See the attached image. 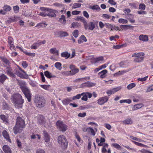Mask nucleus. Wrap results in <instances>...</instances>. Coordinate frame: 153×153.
<instances>
[{
	"label": "nucleus",
	"mask_w": 153,
	"mask_h": 153,
	"mask_svg": "<svg viewBox=\"0 0 153 153\" xmlns=\"http://www.w3.org/2000/svg\"><path fill=\"white\" fill-rule=\"evenodd\" d=\"M132 142L134 143L136 145L140 147H146L147 146L144 144H143L141 143H139L134 141H132Z\"/></svg>",
	"instance_id": "45"
},
{
	"label": "nucleus",
	"mask_w": 153,
	"mask_h": 153,
	"mask_svg": "<svg viewBox=\"0 0 153 153\" xmlns=\"http://www.w3.org/2000/svg\"><path fill=\"white\" fill-rule=\"evenodd\" d=\"M62 57H65L66 59H67L70 57V54L67 51L62 52L61 54Z\"/></svg>",
	"instance_id": "29"
},
{
	"label": "nucleus",
	"mask_w": 153,
	"mask_h": 153,
	"mask_svg": "<svg viewBox=\"0 0 153 153\" xmlns=\"http://www.w3.org/2000/svg\"><path fill=\"white\" fill-rule=\"evenodd\" d=\"M56 10L53 9L49 8V10L48 11L49 12L48 13H47V16L50 17H55L56 16V15L55 14Z\"/></svg>",
	"instance_id": "15"
},
{
	"label": "nucleus",
	"mask_w": 153,
	"mask_h": 153,
	"mask_svg": "<svg viewBox=\"0 0 153 153\" xmlns=\"http://www.w3.org/2000/svg\"><path fill=\"white\" fill-rule=\"evenodd\" d=\"M139 39L140 40L143 42H146L148 40V36L144 35H140L139 37Z\"/></svg>",
	"instance_id": "25"
},
{
	"label": "nucleus",
	"mask_w": 153,
	"mask_h": 153,
	"mask_svg": "<svg viewBox=\"0 0 153 153\" xmlns=\"http://www.w3.org/2000/svg\"><path fill=\"white\" fill-rule=\"evenodd\" d=\"M73 35L75 38H77L79 35V31L77 30H76L72 33Z\"/></svg>",
	"instance_id": "55"
},
{
	"label": "nucleus",
	"mask_w": 153,
	"mask_h": 153,
	"mask_svg": "<svg viewBox=\"0 0 153 153\" xmlns=\"http://www.w3.org/2000/svg\"><path fill=\"white\" fill-rule=\"evenodd\" d=\"M0 119L5 123H8V117L4 114H1L0 115Z\"/></svg>",
	"instance_id": "27"
},
{
	"label": "nucleus",
	"mask_w": 153,
	"mask_h": 153,
	"mask_svg": "<svg viewBox=\"0 0 153 153\" xmlns=\"http://www.w3.org/2000/svg\"><path fill=\"white\" fill-rule=\"evenodd\" d=\"M107 73L106 70H104L99 73V74L100 75L101 78H103L105 77V74Z\"/></svg>",
	"instance_id": "31"
},
{
	"label": "nucleus",
	"mask_w": 153,
	"mask_h": 153,
	"mask_svg": "<svg viewBox=\"0 0 153 153\" xmlns=\"http://www.w3.org/2000/svg\"><path fill=\"white\" fill-rule=\"evenodd\" d=\"M37 136L38 138V139L39 140L40 139V136L38 134H36V135L34 134H33L31 135V139H34L36 138V136Z\"/></svg>",
	"instance_id": "52"
},
{
	"label": "nucleus",
	"mask_w": 153,
	"mask_h": 153,
	"mask_svg": "<svg viewBox=\"0 0 153 153\" xmlns=\"http://www.w3.org/2000/svg\"><path fill=\"white\" fill-rule=\"evenodd\" d=\"M3 9L7 12V11H10L11 10L12 8L10 6L6 4L4 6Z\"/></svg>",
	"instance_id": "39"
},
{
	"label": "nucleus",
	"mask_w": 153,
	"mask_h": 153,
	"mask_svg": "<svg viewBox=\"0 0 153 153\" xmlns=\"http://www.w3.org/2000/svg\"><path fill=\"white\" fill-rule=\"evenodd\" d=\"M54 6L59 7H63L64 6V5L61 3H54L53 4Z\"/></svg>",
	"instance_id": "64"
},
{
	"label": "nucleus",
	"mask_w": 153,
	"mask_h": 153,
	"mask_svg": "<svg viewBox=\"0 0 153 153\" xmlns=\"http://www.w3.org/2000/svg\"><path fill=\"white\" fill-rule=\"evenodd\" d=\"M108 144L105 143V144L104 146L102 149V152L103 153H105L107 152V150L106 147H108Z\"/></svg>",
	"instance_id": "50"
},
{
	"label": "nucleus",
	"mask_w": 153,
	"mask_h": 153,
	"mask_svg": "<svg viewBox=\"0 0 153 153\" xmlns=\"http://www.w3.org/2000/svg\"><path fill=\"white\" fill-rule=\"evenodd\" d=\"M2 134L4 137L7 140L9 139V137L6 131L4 130L2 132Z\"/></svg>",
	"instance_id": "41"
},
{
	"label": "nucleus",
	"mask_w": 153,
	"mask_h": 153,
	"mask_svg": "<svg viewBox=\"0 0 153 153\" xmlns=\"http://www.w3.org/2000/svg\"><path fill=\"white\" fill-rule=\"evenodd\" d=\"M135 86V84L134 83H131L128 85L127 86V88L128 89L130 90Z\"/></svg>",
	"instance_id": "54"
},
{
	"label": "nucleus",
	"mask_w": 153,
	"mask_h": 153,
	"mask_svg": "<svg viewBox=\"0 0 153 153\" xmlns=\"http://www.w3.org/2000/svg\"><path fill=\"white\" fill-rule=\"evenodd\" d=\"M11 99L13 102L15 104L16 106L18 108H22L24 100L21 95L19 93L14 94L12 95Z\"/></svg>",
	"instance_id": "2"
},
{
	"label": "nucleus",
	"mask_w": 153,
	"mask_h": 153,
	"mask_svg": "<svg viewBox=\"0 0 153 153\" xmlns=\"http://www.w3.org/2000/svg\"><path fill=\"white\" fill-rule=\"evenodd\" d=\"M49 52L51 53L55 54L56 56H59V51L57 50L55 48L51 49L49 50Z\"/></svg>",
	"instance_id": "24"
},
{
	"label": "nucleus",
	"mask_w": 153,
	"mask_h": 153,
	"mask_svg": "<svg viewBox=\"0 0 153 153\" xmlns=\"http://www.w3.org/2000/svg\"><path fill=\"white\" fill-rule=\"evenodd\" d=\"M34 102L37 107L42 108L45 106V100L44 97L37 95L35 97Z\"/></svg>",
	"instance_id": "3"
},
{
	"label": "nucleus",
	"mask_w": 153,
	"mask_h": 153,
	"mask_svg": "<svg viewBox=\"0 0 153 153\" xmlns=\"http://www.w3.org/2000/svg\"><path fill=\"white\" fill-rule=\"evenodd\" d=\"M93 56H90L88 57V59L91 60V62L93 63H98L100 61H102L104 60V58L102 56H101L96 58H94Z\"/></svg>",
	"instance_id": "9"
},
{
	"label": "nucleus",
	"mask_w": 153,
	"mask_h": 153,
	"mask_svg": "<svg viewBox=\"0 0 153 153\" xmlns=\"http://www.w3.org/2000/svg\"><path fill=\"white\" fill-rule=\"evenodd\" d=\"M22 65L23 67L25 68H26L28 66V64L25 61H23L22 62Z\"/></svg>",
	"instance_id": "62"
},
{
	"label": "nucleus",
	"mask_w": 153,
	"mask_h": 153,
	"mask_svg": "<svg viewBox=\"0 0 153 153\" xmlns=\"http://www.w3.org/2000/svg\"><path fill=\"white\" fill-rule=\"evenodd\" d=\"M57 128L62 132H65L67 130V126L62 121L58 120L56 123Z\"/></svg>",
	"instance_id": "7"
},
{
	"label": "nucleus",
	"mask_w": 153,
	"mask_h": 153,
	"mask_svg": "<svg viewBox=\"0 0 153 153\" xmlns=\"http://www.w3.org/2000/svg\"><path fill=\"white\" fill-rule=\"evenodd\" d=\"M123 123L126 125L131 124L132 123V121L131 119H128L123 121Z\"/></svg>",
	"instance_id": "36"
},
{
	"label": "nucleus",
	"mask_w": 153,
	"mask_h": 153,
	"mask_svg": "<svg viewBox=\"0 0 153 153\" xmlns=\"http://www.w3.org/2000/svg\"><path fill=\"white\" fill-rule=\"evenodd\" d=\"M146 6L144 4H140L139 5V8L141 10H145Z\"/></svg>",
	"instance_id": "57"
},
{
	"label": "nucleus",
	"mask_w": 153,
	"mask_h": 153,
	"mask_svg": "<svg viewBox=\"0 0 153 153\" xmlns=\"http://www.w3.org/2000/svg\"><path fill=\"white\" fill-rule=\"evenodd\" d=\"M97 23V22L94 21V22H90L88 24L87 23V25L88 26V29L92 30L95 28V25Z\"/></svg>",
	"instance_id": "16"
},
{
	"label": "nucleus",
	"mask_w": 153,
	"mask_h": 153,
	"mask_svg": "<svg viewBox=\"0 0 153 153\" xmlns=\"http://www.w3.org/2000/svg\"><path fill=\"white\" fill-rule=\"evenodd\" d=\"M130 138L133 140H136L138 142H141L142 141V140L140 139H139L136 137H134L132 136H130Z\"/></svg>",
	"instance_id": "63"
},
{
	"label": "nucleus",
	"mask_w": 153,
	"mask_h": 153,
	"mask_svg": "<svg viewBox=\"0 0 153 153\" xmlns=\"http://www.w3.org/2000/svg\"><path fill=\"white\" fill-rule=\"evenodd\" d=\"M89 8L91 9H92L93 10H97L99 11L100 10V8L98 5L97 4H95L93 6H90L89 7Z\"/></svg>",
	"instance_id": "33"
},
{
	"label": "nucleus",
	"mask_w": 153,
	"mask_h": 153,
	"mask_svg": "<svg viewBox=\"0 0 153 153\" xmlns=\"http://www.w3.org/2000/svg\"><path fill=\"white\" fill-rule=\"evenodd\" d=\"M2 149L5 153H12L10 147L7 145L3 146Z\"/></svg>",
	"instance_id": "22"
},
{
	"label": "nucleus",
	"mask_w": 153,
	"mask_h": 153,
	"mask_svg": "<svg viewBox=\"0 0 153 153\" xmlns=\"http://www.w3.org/2000/svg\"><path fill=\"white\" fill-rule=\"evenodd\" d=\"M7 79H8V77L4 74H1L0 75V82L1 83H3Z\"/></svg>",
	"instance_id": "32"
},
{
	"label": "nucleus",
	"mask_w": 153,
	"mask_h": 153,
	"mask_svg": "<svg viewBox=\"0 0 153 153\" xmlns=\"http://www.w3.org/2000/svg\"><path fill=\"white\" fill-rule=\"evenodd\" d=\"M3 108L4 110H9L10 108V106L8 104L5 102H3Z\"/></svg>",
	"instance_id": "38"
},
{
	"label": "nucleus",
	"mask_w": 153,
	"mask_h": 153,
	"mask_svg": "<svg viewBox=\"0 0 153 153\" xmlns=\"http://www.w3.org/2000/svg\"><path fill=\"white\" fill-rule=\"evenodd\" d=\"M16 74L19 77L23 79H27L28 78V75L26 73L25 75H24L22 74L19 71L16 70Z\"/></svg>",
	"instance_id": "19"
},
{
	"label": "nucleus",
	"mask_w": 153,
	"mask_h": 153,
	"mask_svg": "<svg viewBox=\"0 0 153 153\" xmlns=\"http://www.w3.org/2000/svg\"><path fill=\"white\" fill-rule=\"evenodd\" d=\"M112 146L118 150H121L122 147L118 144L117 143H113L112 144Z\"/></svg>",
	"instance_id": "53"
},
{
	"label": "nucleus",
	"mask_w": 153,
	"mask_h": 153,
	"mask_svg": "<svg viewBox=\"0 0 153 153\" xmlns=\"http://www.w3.org/2000/svg\"><path fill=\"white\" fill-rule=\"evenodd\" d=\"M144 54L143 53H134L132 55V56L134 57V61L135 62H142L144 59Z\"/></svg>",
	"instance_id": "5"
},
{
	"label": "nucleus",
	"mask_w": 153,
	"mask_h": 153,
	"mask_svg": "<svg viewBox=\"0 0 153 153\" xmlns=\"http://www.w3.org/2000/svg\"><path fill=\"white\" fill-rule=\"evenodd\" d=\"M16 80L18 82V85L20 86V88L22 90L23 88H25L26 87V83L24 81H20L18 79H16Z\"/></svg>",
	"instance_id": "21"
},
{
	"label": "nucleus",
	"mask_w": 153,
	"mask_h": 153,
	"mask_svg": "<svg viewBox=\"0 0 153 153\" xmlns=\"http://www.w3.org/2000/svg\"><path fill=\"white\" fill-rule=\"evenodd\" d=\"M30 84L33 87H37L38 83L35 81H31L30 82Z\"/></svg>",
	"instance_id": "51"
},
{
	"label": "nucleus",
	"mask_w": 153,
	"mask_h": 153,
	"mask_svg": "<svg viewBox=\"0 0 153 153\" xmlns=\"http://www.w3.org/2000/svg\"><path fill=\"white\" fill-rule=\"evenodd\" d=\"M83 93H82L81 94H79L75 96H74L72 98V100H75L76 99H79L81 98L82 95H83Z\"/></svg>",
	"instance_id": "44"
},
{
	"label": "nucleus",
	"mask_w": 153,
	"mask_h": 153,
	"mask_svg": "<svg viewBox=\"0 0 153 153\" xmlns=\"http://www.w3.org/2000/svg\"><path fill=\"white\" fill-rule=\"evenodd\" d=\"M23 52L27 55L29 56H34L35 55V53H32L28 52L26 51H23Z\"/></svg>",
	"instance_id": "60"
},
{
	"label": "nucleus",
	"mask_w": 153,
	"mask_h": 153,
	"mask_svg": "<svg viewBox=\"0 0 153 153\" xmlns=\"http://www.w3.org/2000/svg\"><path fill=\"white\" fill-rule=\"evenodd\" d=\"M13 11L15 13H17L19 11V7L18 5L14 6L13 7Z\"/></svg>",
	"instance_id": "43"
},
{
	"label": "nucleus",
	"mask_w": 153,
	"mask_h": 153,
	"mask_svg": "<svg viewBox=\"0 0 153 153\" xmlns=\"http://www.w3.org/2000/svg\"><path fill=\"white\" fill-rule=\"evenodd\" d=\"M139 151L142 153H153L152 152L145 149L139 150Z\"/></svg>",
	"instance_id": "61"
},
{
	"label": "nucleus",
	"mask_w": 153,
	"mask_h": 153,
	"mask_svg": "<svg viewBox=\"0 0 153 153\" xmlns=\"http://www.w3.org/2000/svg\"><path fill=\"white\" fill-rule=\"evenodd\" d=\"M8 42L9 45L10 46V48L11 50L12 49H14L15 48V46L13 45V39L10 36L8 37Z\"/></svg>",
	"instance_id": "18"
},
{
	"label": "nucleus",
	"mask_w": 153,
	"mask_h": 153,
	"mask_svg": "<svg viewBox=\"0 0 153 153\" xmlns=\"http://www.w3.org/2000/svg\"><path fill=\"white\" fill-rule=\"evenodd\" d=\"M68 35V34L66 32L61 31V33L60 34V37H64L67 36Z\"/></svg>",
	"instance_id": "46"
},
{
	"label": "nucleus",
	"mask_w": 153,
	"mask_h": 153,
	"mask_svg": "<svg viewBox=\"0 0 153 153\" xmlns=\"http://www.w3.org/2000/svg\"><path fill=\"white\" fill-rule=\"evenodd\" d=\"M43 134L44 136V139L46 143L48 142L49 141L50 139V137L49 136L48 133L46 131H43Z\"/></svg>",
	"instance_id": "23"
},
{
	"label": "nucleus",
	"mask_w": 153,
	"mask_h": 153,
	"mask_svg": "<svg viewBox=\"0 0 153 153\" xmlns=\"http://www.w3.org/2000/svg\"><path fill=\"white\" fill-rule=\"evenodd\" d=\"M128 19L131 23H134L135 20L134 19V16L132 15L129 14L128 15Z\"/></svg>",
	"instance_id": "37"
},
{
	"label": "nucleus",
	"mask_w": 153,
	"mask_h": 153,
	"mask_svg": "<svg viewBox=\"0 0 153 153\" xmlns=\"http://www.w3.org/2000/svg\"><path fill=\"white\" fill-rule=\"evenodd\" d=\"M96 84L92 82L88 81L86 82L82 83L80 86V88H83L85 87H90L95 86Z\"/></svg>",
	"instance_id": "12"
},
{
	"label": "nucleus",
	"mask_w": 153,
	"mask_h": 153,
	"mask_svg": "<svg viewBox=\"0 0 153 153\" xmlns=\"http://www.w3.org/2000/svg\"><path fill=\"white\" fill-rule=\"evenodd\" d=\"M37 123L40 125H43L45 123V117L42 115H39L37 118Z\"/></svg>",
	"instance_id": "17"
},
{
	"label": "nucleus",
	"mask_w": 153,
	"mask_h": 153,
	"mask_svg": "<svg viewBox=\"0 0 153 153\" xmlns=\"http://www.w3.org/2000/svg\"><path fill=\"white\" fill-rule=\"evenodd\" d=\"M6 73L8 75L12 77H16L15 74L12 72V69L11 67L9 66L6 68Z\"/></svg>",
	"instance_id": "13"
},
{
	"label": "nucleus",
	"mask_w": 153,
	"mask_h": 153,
	"mask_svg": "<svg viewBox=\"0 0 153 153\" xmlns=\"http://www.w3.org/2000/svg\"><path fill=\"white\" fill-rule=\"evenodd\" d=\"M69 68L71 69L70 71L71 72V75H75L79 71V69L76 68L74 65H71L70 66Z\"/></svg>",
	"instance_id": "11"
},
{
	"label": "nucleus",
	"mask_w": 153,
	"mask_h": 153,
	"mask_svg": "<svg viewBox=\"0 0 153 153\" xmlns=\"http://www.w3.org/2000/svg\"><path fill=\"white\" fill-rule=\"evenodd\" d=\"M16 125L13 128L15 134L20 133L25 126L24 117L22 115L17 116Z\"/></svg>",
	"instance_id": "1"
},
{
	"label": "nucleus",
	"mask_w": 153,
	"mask_h": 153,
	"mask_svg": "<svg viewBox=\"0 0 153 153\" xmlns=\"http://www.w3.org/2000/svg\"><path fill=\"white\" fill-rule=\"evenodd\" d=\"M58 21L62 24L63 25L65 24L66 22V20L65 16L64 15H62L61 17L59 19Z\"/></svg>",
	"instance_id": "30"
},
{
	"label": "nucleus",
	"mask_w": 153,
	"mask_h": 153,
	"mask_svg": "<svg viewBox=\"0 0 153 153\" xmlns=\"http://www.w3.org/2000/svg\"><path fill=\"white\" fill-rule=\"evenodd\" d=\"M71 72L70 71H64L62 72V74L63 75L66 76H68L71 75Z\"/></svg>",
	"instance_id": "56"
},
{
	"label": "nucleus",
	"mask_w": 153,
	"mask_h": 153,
	"mask_svg": "<svg viewBox=\"0 0 153 153\" xmlns=\"http://www.w3.org/2000/svg\"><path fill=\"white\" fill-rule=\"evenodd\" d=\"M80 20L83 22L85 29L87 30L88 29V26L87 25V22L85 21V19L83 17L81 16Z\"/></svg>",
	"instance_id": "34"
},
{
	"label": "nucleus",
	"mask_w": 153,
	"mask_h": 153,
	"mask_svg": "<svg viewBox=\"0 0 153 153\" xmlns=\"http://www.w3.org/2000/svg\"><path fill=\"white\" fill-rule=\"evenodd\" d=\"M118 22L120 23L126 24L128 22V21L123 19H120L118 20Z\"/></svg>",
	"instance_id": "49"
},
{
	"label": "nucleus",
	"mask_w": 153,
	"mask_h": 153,
	"mask_svg": "<svg viewBox=\"0 0 153 153\" xmlns=\"http://www.w3.org/2000/svg\"><path fill=\"white\" fill-rule=\"evenodd\" d=\"M0 59L4 62L3 65L4 67L7 68V67H9V66L11 67V63L7 58L4 57L0 56Z\"/></svg>",
	"instance_id": "10"
},
{
	"label": "nucleus",
	"mask_w": 153,
	"mask_h": 153,
	"mask_svg": "<svg viewBox=\"0 0 153 153\" xmlns=\"http://www.w3.org/2000/svg\"><path fill=\"white\" fill-rule=\"evenodd\" d=\"M44 73L45 76L48 78L50 79L51 78H55L56 77V76L54 75H52L51 73L48 71H46Z\"/></svg>",
	"instance_id": "26"
},
{
	"label": "nucleus",
	"mask_w": 153,
	"mask_h": 153,
	"mask_svg": "<svg viewBox=\"0 0 153 153\" xmlns=\"http://www.w3.org/2000/svg\"><path fill=\"white\" fill-rule=\"evenodd\" d=\"M21 90L24 94L25 97L27 99L28 101L30 102L32 94L30 89L26 87L25 88H23Z\"/></svg>",
	"instance_id": "8"
},
{
	"label": "nucleus",
	"mask_w": 153,
	"mask_h": 153,
	"mask_svg": "<svg viewBox=\"0 0 153 153\" xmlns=\"http://www.w3.org/2000/svg\"><path fill=\"white\" fill-rule=\"evenodd\" d=\"M62 64L61 63L59 62H56L55 65V67L57 69H59V70H61L62 69Z\"/></svg>",
	"instance_id": "42"
},
{
	"label": "nucleus",
	"mask_w": 153,
	"mask_h": 153,
	"mask_svg": "<svg viewBox=\"0 0 153 153\" xmlns=\"http://www.w3.org/2000/svg\"><path fill=\"white\" fill-rule=\"evenodd\" d=\"M134 28V26L130 25H121L120 27H118L115 25H112L111 30H122V29L126 30L128 29H132Z\"/></svg>",
	"instance_id": "6"
},
{
	"label": "nucleus",
	"mask_w": 153,
	"mask_h": 153,
	"mask_svg": "<svg viewBox=\"0 0 153 153\" xmlns=\"http://www.w3.org/2000/svg\"><path fill=\"white\" fill-rule=\"evenodd\" d=\"M72 98L67 97L62 100V102L64 105H67L70 104V103L72 102Z\"/></svg>",
	"instance_id": "20"
},
{
	"label": "nucleus",
	"mask_w": 153,
	"mask_h": 153,
	"mask_svg": "<svg viewBox=\"0 0 153 153\" xmlns=\"http://www.w3.org/2000/svg\"><path fill=\"white\" fill-rule=\"evenodd\" d=\"M121 88L120 86L119 87L114 88L111 90L112 94H114L116 92L120 90Z\"/></svg>",
	"instance_id": "48"
},
{
	"label": "nucleus",
	"mask_w": 153,
	"mask_h": 153,
	"mask_svg": "<svg viewBox=\"0 0 153 153\" xmlns=\"http://www.w3.org/2000/svg\"><path fill=\"white\" fill-rule=\"evenodd\" d=\"M58 142L62 147L63 148H66L68 146V141L64 135H60L58 138Z\"/></svg>",
	"instance_id": "4"
},
{
	"label": "nucleus",
	"mask_w": 153,
	"mask_h": 153,
	"mask_svg": "<svg viewBox=\"0 0 153 153\" xmlns=\"http://www.w3.org/2000/svg\"><path fill=\"white\" fill-rule=\"evenodd\" d=\"M87 41V40L85 37V36L82 35L79 38L78 40V43L79 44H81L83 42H86Z\"/></svg>",
	"instance_id": "28"
},
{
	"label": "nucleus",
	"mask_w": 153,
	"mask_h": 153,
	"mask_svg": "<svg viewBox=\"0 0 153 153\" xmlns=\"http://www.w3.org/2000/svg\"><path fill=\"white\" fill-rule=\"evenodd\" d=\"M108 100V97L106 96H105L99 99L98 100L97 103L99 105H102L107 102Z\"/></svg>",
	"instance_id": "14"
},
{
	"label": "nucleus",
	"mask_w": 153,
	"mask_h": 153,
	"mask_svg": "<svg viewBox=\"0 0 153 153\" xmlns=\"http://www.w3.org/2000/svg\"><path fill=\"white\" fill-rule=\"evenodd\" d=\"M40 86L42 88L46 90H48V89L50 87L49 85H40Z\"/></svg>",
	"instance_id": "58"
},
{
	"label": "nucleus",
	"mask_w": 153,
	"mask_h": 153,
	"mask_svg": "<svg viewBox=\"0 0 153 153\" xmlns=\"http://www.w3.org/2000/svg\"><path fill=\"white\" fill-rule=\"evenodd\" d=\"M71 25V28H76L79 27L80 25V24L77 22H74L72 23Z\"/></svg>",
	"instance_id": "40"
},
{
	"label": "nucleus",
	"mask_w": 153,
	"mask_h": 153,
	"mask_svg": "<svg viewBox=\"0 0 153 153\" xmlns=\"http://www.w3.org/2000/svg\"><path fill=\"white\" fill-rule=\"evenodd\" d=\"M144 105L142 103H139L133 106V110H135L141 108Z\"/></svg>",
	"instance_id": "35"
},
{
	"label": "nucleus",
	"mask_w": 153,
	"mask_h": 153,
	"mask_svg": "<svg viewBox=\"0 0 153 153\" xmlns=\"http://www.w3.org/2000/svg\"><path fill=\"white\" fill-rule=\"evenodd\" d=\"M81 4L79 3H75L73 4V8H76L77 7H81Z\"/></svg>",
	"instance_id": "59"
},
{
	"label": "nucleus",
	"mask_w": 153,
	"mask_h": 153,
	"mask_svg": "<svg viewBox=\"0 0 153 153\" xmlns=\"http://www.w3.org/2000/svg\"><path fill=\"white\" fill-rule=\"evenodd\" d=\"M125 45H126V44H123L121 45H114L113 46V48L114 49H118L123 47L125 46Z\"/></svg>",
	"instance_id": "47"
}]
</instances>
